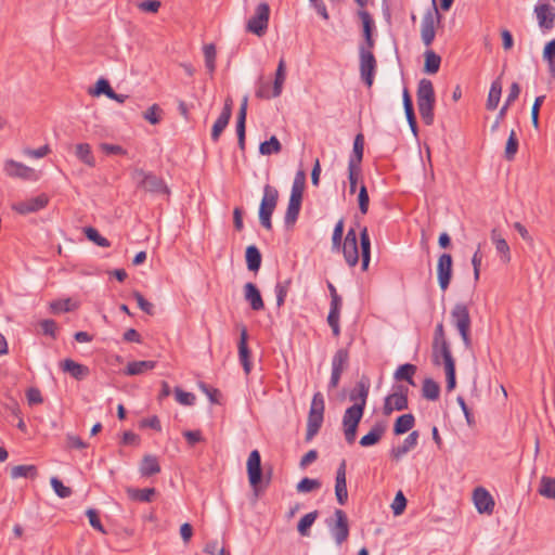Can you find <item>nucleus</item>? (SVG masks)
I'll list each match as a JSON object with an SVG mask.
<instances>
[{"instance_id": "1", "label": "nucleus", "mask_w": 555, "mask_h": 555, "mask_svg": "<svg viewBox=\"0 0 555 555\" xmlns=\"http://www.w3.org/2000/svg\"><path fill=\"white\" fill-rule=\"evenodd\" d=\"M417 108L418 113L425 125L430 126L434 124V106H435V91L433 82L429 79L423 78L418 82L417 92Z\"/></svg>"}, {"instance_id": "2", "label": "nucleus", "mask_w": 555, "mask_h": 555, "mask_svg": "<svg viewBox=\"0 0 555 555\" xmlns=\"http://www.w3.org/2000/svg\"><path fill=\"white\" fill-rule=\"evenodd\" d=\"M324 397L321 392H315L312 397L307 421L306 440H311L320 430L324 420Z\"/></svg>"}, {"instance_id": "3", "label": "nucleus", "mask_w": 555, "mask_h": 555, "mask_svg": "<svg viewBox=\"0 0 555 555\" xmlns=\"http://www.w3.org/2000/svg\"><path fill=\"white\" fill-rule=\"evenodd\" d=\"M452 324L459 331L464 346L468 349L472 347L470 338V315L468 307L463 302H457L451 310Z\"/></svg>"}, {"instance_id": "4", "label": "nucleus", "mask_w": 555, "mask_h": 555, "mask_svg": "<svg viewBox=\"0 0 555 555\" xmlns=\"http://www.w3.org/2000/svg\"><path fill=\"white\" fill-rule=\"evenodd\" d=\"M132 180L138 189L154 194H168V189L163 179L152 172L137 168L131 173Z\"/></svg>"}, {"instance_id": "5", "label": "nucleus", "mask_w": 555, "mask_h": 555, "mask_svg": "<svg viewBox=\"0 0 555 555\" xmlns=\"http://www.w3.org/2000/svg\"><path fill=\"white\" fill-rule=\"evenodd\" d=\"M278 199H279L278 190L270 184H266L263 188V196H262L260 207H259L260 224L266 230L272 229L271 217L276 207Z\"/></svg>"}, {"instance_id": "6", "label": "nucleus", "mask_w": 555, "mask_h": 555, "mask_svg": "<svg viewBox=\"0 0 555 555\" xmlns=\"http://www.w3.org/2000/svg\"><path fill=\"white\" fill-rule=\"evenodd\" d=\"M270 18V7L267 2H260L250 18L246 23V31L258 37L267 33Z\"/></svg>"}, {"instance_id": "7", "label": "nucleus", "mask_w": 555, "mask_h": 555, "mask_svg": "<svg viewBox=\"0 0 555 555\" xmlns=\"http://www.w3.org/2000/svg\"><path fill=\"white\" fill-rule=\"evenodd\" d=\"M441 21V15L434 4V7L427 10L422 18L421 24V37L422 41L426 47L431 46L436 36V24Z\"/></svg>"}, {"instance_id": "8", "label": "nucleus", "mask_w": 555, "mask_h": 555, "mask_svg": "<svg viewBox=\"0 0 555 555\" xmlns=\"http://www.w3.org/2000/svg\"><path fill=\"white\" fill-rule=\"evenodd\" d=\"M335 519L327 520V527L337 545H341L349 537V522L343 509H335Z\"/></svg>"}, {"instance_id": "9", "label": "nucleus", "mask_w": 555, "mask_h": 555, "mask_svg": "<svg viewBox=\"0 0 555 555\" xmlns=\"http://www.w3.org/2000/svg\"><path fill=\"white\" fill-rule=\"evenodd\" d=\"M360 59V76L364 83L371 88L374 81V76L377 67L376 59L372 51L361 46L359 49Z\"/></svg>"}, {"instance_id": "10", "label": "nucleus", "mask_w": 555, "mask_h": 555, "mask_svg": "<svg viewBox=\"0 0 555 555\" xmlns=\"http://www.w3.org/2000/svg\"><path fill=\"white\" fill-rule=\"evenodd\" d=\"M408 387L398 385L393 387L392 393L385 398L383 412L390 415L393 411H402L408 409Z\"/></svg>"}, {"instance_id": "11", "label": "nucleus", "mask_w": 555, "mask_h": 555, "mask_svg": "<svg viewBox=\"0 0 555 555\" xmlns=\"http://www.w3.org/2000/svg\"><path fill=\"white\" fill-rule=\"evenodd\" d=\"M534 13L538 20V25L543 33L555 27V9L550 3L539 0L534 7Z\"/></svg>"}, {"instance_id": "12", "label": "nucleus", "mask_w": 555, "mask_h": 555, "mask_svg": "<svg viewBox=\"0 0 555 555\" xmlns=\"http://www.w3.org/2000/svg\"><path fill=\"white\" fill-rule=\"evenodd\" d=\"M48 204L49 196L44 193H41L36 197L14 203L12 205V209L20 215H28L46 208Z\"/></svg>"}, {"instance_id": "13", "label": "nucleus", "mask_w": 555, "mask_h": 555, "mask_svg": "<svg viewBox=\"0 0 555 555\" xmlns=\"http://www.w3.org/2000/svg\"><path fill=\"white\" fill-rule=\"evenodd\" d=\"M4 172L12 178L36 181L38 176L35 169L13 159H7L3 166Z\"/></svg>"}, {"instance_id": "14", "label": "nucleus", "mask_w": 555, "mask_h": 555, "mask_svg": "<svg viewBox=\"0 0 555 555\" xmlns=\"http://www.w3.org/2000/svg\"><path fill=\"white\" fill-rule=\"evenodd\" d=\"M431 357L433 363L435 365H440L441 363H443L446 367L448 365L455 364V361L451 352V347L448 340L433 341Z\"/></svg>"}, {"instance_id": "15", "label": "nucleus", "mask_w": 555, "mask_h": 555, "mask_svg": "<svg viewBox=\"0 0 555 555\" xmlns=\"http://www.w3.org/2000/svg\"><path fill=\"white\" fill-rule=\"evenodd\" d=\"M343 254L346 262L354 267L359 261L358 236L354 229H349L343 244Z\"/></svg>"}, {"instance_id": "16", "label": "nucleus", "mask_w": 555, "mask_h": 555, "mask_svg": "<svg viewBox=\"0 0 555 555\" xmlns=\"http://www.w3.org/2000/svg\"><path fill=\"white\" fill-rule=\"evenodd\" d=\"M473 501L476 509L480 514H492L494 509V500L490 492L483 487H478L473 492Z\"/></svg>"}, {"instance_id": "17", "label": "nucleus", "mask_w": 555, "mask_h": 555, "mask_svg": "<svg viewBox=\"0 0 555 555\" xmlns=\"http://www.w3.org/2000/svg\"><path fill=\"white\" fill-rule=\"evenodd\" d=\"M438 283L442 291H446L452 278V257L450 254H442L437 264Z\"/></svg>"}, {"instance_id": "18", "label": "nucleus", "mask_w": 555, "mask_h": 555, "mask_svg": "<svg viewBox=\"0 0 555 555\" xmlns=\"http://www.w3.org/2000/svg\"><path fill=\"white\" fill-rule=\"evenodd\" d=\"M232 100L227 99L223 109L220 114V116L215 121L212 129H211V140L214 142H217L222 133V131L227 128L230 118L232 116Z\"/></svg>"}, {"instance_id": "19", "label": "nucleus", "mask_w": 555, "mask_h": 555, "mask_svg": "<svg viewBox=\"0 0 555 555\" xmlns=\"http://www.w3.org/2000/svg\"><path fill=\"white\" fill-rule=\"evenodd\" d=\"M335 495L340 505L346 504L348 500L346 482V461L343 460L337 468L335 478Z\"/></svg>"}, {"instance_id": "20", "label": "nucleus", "mask_w": 555, "mask_h": 555, "mask_svg": "<svg viewBox=\"0 0 555 555\" xmlns=\"http://www.w3.org/2000/svg\"><path fill=\"white\" fill-rule=\"evenodd\" d=\"M247 473L249 483L256 487L261 480V457L258 450H254L249 453L247 460Z\"/></svg>"}, {"instance_id": "21", "label": "nucleus", "mask_w": 555, "mask_h": 555, "mask_svg": "<svg viewBox=\"0 0 555 555\" xmlns=\"http://www.w3.org/2000/svg\"><path fill=\"white\" fill-rule=\"evenodd\" d=\"M247 340H248L247 328L243 325L241 327V333H240L238 358H240V362H241L246 375H248L251 371L250 350L248 348Z\"/></svg>"}, {"instance_id": "22", "label": "nucleus", "mask_w": 555, "mask_h": 555, "mask_svg": "<svg viewBox=\"0 0 555 555\" xmlns=\"http://www.w3.org/2000/svg\"><path fill=\"white\" fill-rule=\"evenodd\" d=\"M244 298L250 305V308L255 311H260L264 308L260 291L251 282H248L244 285Z\"/></svg>"}, {"instance_id": "23", "label": "nucleus", "mask_w": 555, "mask_h": 555, "mask_svg": "<svg viewBox=\"0 0 555 555\" xmlns=\"http://www.w3.org/2000/svg\"><path fill=\"white\" fill-rule=\"evenodd\" d=\"M418 431L414 430L403 440L401 446L392 448L390 455L395 461H399L404 454L413 450L417 446Z\"/></svg>"}, {"instance_id": "24", "label": "nucleus", "mask_w": 555, "mask_h": 555, "mask_svg": "<svg viewBox=\"0 0 555 555\" xmlns=\"http://www.w3.org/2000/svg\"><path fill=\"white\" fill-rule=\"evenodd\" d=\"M61 367L77 380H82L90 374V369L87 365L80 364L72 359H65L61 363Z\"/></svg>"}, {"instance_id": "25", "label": "nucleus", "mask_w": 555, "mask_h": 555, "mask_svg": "<svg viewBox=\"0 0 555 555\" xmlns=\"http://www.w3.org/2000/svg\"><path fill=\"white\" fill-rule=\"evenodd\" d=\"M247 105H248V98L244 96L243 101L240 106V111L237 114V120H236V133H237V140H238V146L242 151L245 149V122H246V115H247Z\"/></svg>"}, {"instance_id": "26", "label": "nucleus", "mask_w": 555, "mask_h": 555, "mask_svg": "<svg viewBox=\"0 0 555 555\" xmlns=\"http://www.w3.org/2000/svg\"><path fill=\"white\" fill-rule=\"evenodd\" d=\"M385 430L386 425L384 423H376L369 431V434L364 435L360 439V446L366 448L378 443L382 437L384 436Z\"/></svg>"}, {"instance_id": "27", "label": "nucleus", "mask_w": 555, "mask_h": 555, "mask_svg": "<svg viewBox=\"0 0 555 555\" xmlns=\"http://www.w3.org/2000/svg\"><path fill=\"white\" fill-rule=\"evenodd\" d=\"M491 241L495 246L498 254L501 255V259L503 262L507 263L511 261V249L496 229L491 231Z\"/></svg>"}, {"instance_id": "28", "label": "nucleus", "mask_w": 555, "mask_h": 555, "mask_svg": "<svg viewBox=\"0 0 555 555\" xmlns=\"http://www.w3.org/2000/svg\"><path fill=\"white\" fill-rule=\"evenodd\" d=\"M140 474L143 477H150L160 472V465L155 455L146 454L143 456L140 464Z\"/></svg>"}, {"instance_id": "29", "label": "nucleus", "mask_w": 555, "mask_h": 555, "mask_svg": "<svg viewBox=\"0 0 555 555\" xmlns=\"http://www.w3.org/2000/svg\"><path fill=\"white\" fill-rule=\"evenodd\" d=\"M360 244H361V256H362V270H366L371 259V238L366 227H363L360 231Z\"/></svg>"}, {"instance_id": "30", "label": "nucleus", "mask_w": 555, "mask_h": 555, "mask_svg": "<svg viewBox=\"0 0 555 555\" xmlns=\"http://www.w3.org/2000/svg\"><path fill=\"white\" fill-rule=\"evenodd\" d=\"M156 362L151 360L129 362L125 369V374L129 376L140 375L155 369Z\"/></svg>"}, {"instance_id": "31", "label": "nucleus", "mask_w": 555, "mask_h": 555, "mask_svg": "<svg viewBox=\"0 0 555 555\" xmlns=\"http://www.w3.org/2000/svg\"><path fill=\"white\" fill-rule=\"evenodd\" d=\"M301 203L302 198L289 196V202L284 218L285 224L287 227L293 225L297 221L301 208Z\"/></svg>"}, {"instance_id": "32", "label": "nucleus", "mask_w": 555, "mask_h": 555, "mask_svg": "<svg viewBox=\"0 0 555 555\" xmlns=\"http://www.w3.org/2000/svg\"><path fill=\"white\" fill-rule=\"evenodd\" d=\"M501 94H502V82H501V79L498 78V79L493 80L491 83L487 103H486L487 109L494 111L498 107L500 100H501Z\"/></svg>"}, {"instance_id": "33", "label": "nucleus", "mask_w": 555, "mask_h": 555, "mask_svg": "<svg viewBox=\"0 0 555 555\" xmlns=\"http://www.w3.org/2000/svg\"><path fill=\"white\" fill-rule=\"evenodd\" d=\"M364 142L361 133L357 134L353 141L352 156L349 159L348 166L352 168H361L363 158Z\"/></svg>"}, {"instance_id": "34", "label": "nucleus", "mask_w": 555, "mask_h": 555, "mask_svg": "<svg viewBox=\"0 0 555 555\" xmlns=\"http://www.w3.org/2000/svg\"><path fill=\"white\" fill-rule=\"evenodd\" d=\"M364 413V409L361 405H351L349 406L343 416V426H353L358 427L362 416Z\"/></svg>"}, {"instance_id": "35", "label": "nucleus", "mask_w": 555, "mask_h": 555, "mask_svg": "<svg viewBox=\"0 0 555 555\" xmlns=\"http://www.w3.org/2000/svg\"><path fill=\"white\" fill-rule=\"evenodd\" d=\"M77 158L89 167L95 166V158L92 154L91 146L88 143H79L75 146Z\"/></svg>"}, {"instance_id": "36", "label": "nucleus", "mask_w": 555, "mask_h": 555, "mask_svg": "<svg viewBox=\"0 0 555 555\" xmlns=\"http://www.w3.org/2000/svg\"><path fill=\"white\" fill-rule=\"evenodd\" d=\"M414 424H415V418H414L413 414L408 413V414L400 415L395 422L393 433H395V435L405 434L413 428Z\"/></svg>"}, {"instance_id": "37", "label": "nucleus", "mask_w": 555, "mask_h": 555, "mask_svg": "<svg viewBox=\"0 0 555 555\" xmlns=\"http://www.w3.org/2000/svg\"><path fill=\"white\" fill-rule=\"evenodd\" d=\"M369 396V387L363 383H359L350 392L349 398L353 401L352 405H361L362 409H365L366 399Z\"/></svg>"}, {"instance_id": "38", "label": "nucleus", "mask_w": 555, "mask_h": 555, "mask_svg": "<svg viewBox=\"0 0 555 555\" xmlns=\"http://www.w3.org/2000/svg\"><path fill=\"white\" fill-rule=\"evenodd\" d=\"M156 493L154 488L135 489L128 488L127 494L130 500L139 502H151Z\"/></svg>"}, {"instance_id": "39", "label": "nucleus", "mask_w": 555, "mask_h": 555, "mask_svg": "<svg viewBox=\"0 0 555 555\" xmlns=\"http://www.w3.org/2000/svg\"><path fill=\"white\" fill-rule=\"evenodd\" d=\"M285 79H286L285 61L283 59H281L278 64V68L275 72V78H274V82L272 86L274 96L281 95Z\"/></svg>"}, {"instance_id": "40", "label": "nucleus", "mask_w": 555, "mask_h": 555, "mask_svg": "<svg viewBox=\"0 0 555 555\" xmlns=\"http://www.w3.org/2000/svg\"><path fill=\"white\" fill-rule=\"evenodd\" d=\"M422 395L427 400L436 401L440 395V386L431 378H425L422 387Z\"/></svg>"}, {"instance_id": "41", "label": "nucleus", "mask_w": 555, "mask_h": 555, "mask_svg": "<svg viewBox=\"0 0 555 555\" xmlns=\"http://www.w3.org/2000/svg\"><path fill=\"white\" fill-rule=\"evenodd\" d=\"M246 263L250 271H258L261 266V254L255 245L246 248Z\"/></svg>"}, {"instance_id": "42", "label": "nucleus", "mask_w": 555, "mask_h": 555, "mask_svg": "<svg viewBox=\"0 0 555 555\" xmlns=\"http://www.w3.org/2000/svg\"><path fill=\"white\" fill-rule=\"evenodd\" d=\"M416 372V366L414 364L405 363L403 365H400L396 373L395 378L398 380H405L410 385L414 386L415 383L413 380V375Z\"/></svg>"}, {"instance_id": "43", "label": "nucleus", "mask_w": 555, "mask_h": 555, "mask_svg": "<svg viewBox=\"0 0 555 555\" xmlns=\"http://www.w3.org/2000/svg\"><path fill=\"white\" fill-rule=\"evenodd\" d=\"M349 353L346 349H338L332 360V371L343 373L347 367Z\"/></svg>"}, {"instance_id": "44", "label": "nucleus", "mask_w": 555, "mask_h": 555, "mask_svg": "<svg viewBox=\"0 0 555 555\" xmlns=\"http://www.w3.org/2000/svg\"><path fill=\"white\" fill-rule=\"evenodd\" d=\"M10 475L13 479L17 478H35L37 468L35 465H16L11 468Z\"/></svg>"}, {"instance_id": "45", "label": "nucleus", "mask_w": 555, "mask_h": 555, "mask_svg": "<svg viewBox=\"0 0 555 555\" xmlns=\"http://www.w3.org/2000/svg\"><path fill=\"white\" fill-rule=\"evenodd\" d=\"M306 186V173L304 170H298L295 175L291 196L302 198L304 191Z\"/></svg>"}, {"instance_id": "46", "label": "nucleus", "mask_w": 555, "mask_h": 555, "mask_svg": "<svg viewBox=\"0 0 555 555\" xmlns=\"http://www.w3.org/2000/svg\"><path fill=\"white\" fill-rule=\"evenodd\" d=\"M441 57L433 50L425 52V72L428 74H436L439 70Z\"/></svg>"}, {"instance_id": "47", "label": "nucleus", "mask_w": 555, "mask_h": 555, "mask_svg": "<svg viewBox=\"0 0 555 555\" xmlns=\"http://www.w3.org/2000/svg\"><path fill=\"white\" fill-rule=\"evenodd\" d=\"M282 150V145L275 135H272L268 141H264L259 146L261 155L278 154Z\"/></svg>"}, {"instance_id": "48", "label": "nucleus", "mask_w": 555, "mask_h": 555, "mask_svg": "<svg viewBox=\"0 0 555 555\" xmlns=\"http://www.w3.org/2000/svg\"><path fill=\"white\" fill-rule=\"evenodd\" d=\"M538 492L544 498L555 500V478L542 477Z\"/></svg>"}, {"instance_id": "49", "label": "nucleus", "mask_w": 555, "mask_h": 555, "mask_svg": "<svg viewBox=\"0 0 555 555\" xmlns=\"http://www.w3.org/2000/svg\"><path fill=\"white\" fill-rule=\"evenodd\" d=\"M543 59L548 63L550 74L555 77V39L544 47Z\"/></svg>"}, {"instance_id": "50", "label": "nucleus", "mask_w": 555, "mask_h": 555, "mask_svg": "<svg viewBox=\"0 0 555 555\" xmlns=\"http://www.w3.org/2000/svg\"><path fill=\"white\" fill-rule=\"evenodd\" d=\"M318 511H313L301 517L297 526V530L301 535H308V530L318 518Z\"/></svg>"}, {"instance_id": "51", "label": "nucleus", "mask_w": 555, "mask_h": 555, "mask_svg": "<svg viewBox=\"0 0 555 555\" xmlns=\"http://www.w3.org/2000/svg\"><path fill=\"white\" fill-rule=\"evenodd\" d=\"M85 234L88 240L101 247H109V241L102 236L95 228L88 227L85 229Z\"/></svg>"}, {"instance_id": "52", "label": "nucleus", "mask_w": 555, "mask_h": 555, "mask_svg": "<svg viewBox=\"0 0 555 555\" xmlns=\"http://www.w3.org/2000/svg\"><path fill=\"white\" fill-rule=\"evenodd\" d=\"M163 114L164 112L160 106L153 104L143 113V118L152 125H157L160 122Z\"/></svg>"}, {"instance_id": "53", "label": "nucleus", "mask_w": 555, "mask_h": 555, "mask_svg": "<svg viewBox=\"0 0 555 555\" xmlns=\"http://www.w3.org/2000/svg\"><path fill=\"white\" fill-rule=\"evenodd\" d=\"M291 283H292V281L289 279H287V280H285L283 282H278L276 283L274 292H275V296H276V305H278V307H281V306L284 305L285 298H286L287 293L289 291Z\"/></svg>"}, {"instance_id": "54", "label": "nucleus", "mask_w": 555, "mask_h": 555, "mask_svg": "<svg viewBox=\"0 0 555 555\" xmlns=\"http://www.w3.org/2000/svg\"><path fill=\"white\" fill-rule=\"evenodd\" d=\"M518 151V139L516 137V132L514 130L511 131L506 146H505V158L507 160H513Z\"/></svg>"}, {"instance_id": "55", "label": "nucleus", "mask_w": 555, "mask_h": 555, "mask_svg": "<svg viewBox=\"0 0 555 555\" xmlns=\"http://www.w3.org/2000/svg\"><path fill=\"white\" fill-rule=\"evenodd\" d=\"M175 397L177 402H179L182 405H193L195 404V395L192 392L184 391L180 387L175 388Z\"/></svg>"}, {"instance_id": "56", "label": "nucleus", "mask_w": 555, "mask_h": 555, "mask_svg": "<svg viewBox=\"0 0 555 555\" xmlns=\"http://www.w3.org/2000/svg\"><path fill=\"white\" fill-rule=\"evenodd\" d=\"M50 482H51V486H52L54 492L56 493V495L59 498L66 499L72 495V493H73L72 489L69 487L64 486L63 482L59 478L52 477Z\"/></svg>"}, {"instance_id": "57", "label": "nucleus", "mask_w": 555, "mask_h": 555, "mask_svg": "<svg viewBox=\"0 0 555 555\" xmlns=\"http://www.w3.org/2000/svg\"><path fill=\"white\" fill-rule=\"evenodd\" d=\"M205 65L209 73H214L216 68V49L212 44L204 47Z\"/></svg>"}, {"instance_id": "58", "label": "nucleus", "mask_w": 555, "mask_h": 555, "mask_svg": "<svg viewBox=\"0 0 555 555\" xmlns=\"http://www.w3.org/2000/svg\"><path fill=\"white\" fill-rule=\"evenodd\" d=\"M320 486L321 483L319 480L305 477L297 483L296 489L298 492L306 493L320 488Z\"/></svg>"}, {"instance_id": "59", "label": "nucleus", "mask_w": 555, "mask_h": 555, "mask_svg": "<svg viewBox=\"0 0 555 555\" xmlns=\"http://www.w3.org/2000/svg\"><path fill=\"white\" fill-rule=\"evenodd\" d=\"M359 209L362 215L367 214L370 197L365 185H361L358 194Z\"/></svg>"}, {"instance_id": "60", "label": "nucleus", "mask_w": 555, "mask_h": 555, "mask_svg": "<svg viewBox=\"0 0 555 555\" xmlns=\"http://www.w3.org/2000/svg\"><path fill=\"white\" fill-rule=\"evenodd\" d=\"M405 506H406V499L403 495V493L401 491H399L396 494L393 502L391 504L393 515H396V516L401 515L404 512Z\"/></svg>"}, {"instance_id": "61", "label": "nucleus", "mask_w": 555, "mask_h": 555, "mask_svg": "<svg viewBox=\"0 0 555 555\" xmlns=\"http://www.w3.org/2000/svg\"><path fill=\"white\" fill-rule=\"evenodd\" d=\"M339 318L340 311L330 310L327 315V323L331 326L333 335L335 337H338L340 335Z\"/></svg>"}, {"instance_id": "62", "label": "nucleus", "mask_w": 555, "mask_h": 555, "mask_svg": "<svg viewBox=\"0 0 555 555\" xmlns=\"http://www.w3.org/2000/svg\"><path fill=\"white\" fill-rule=\"evenodd\" d=\"M53 313L68 312L73 310L70 299L55 300L50 304Z\"/></svg>"}, {"instance_id": "63", "label": "nucleus", "mask_w": 555, "mask_h": 555, "mask_svg": "<svg viewBox=\"0 0 555 555\" xmlns=\"http://www.w3.org/2000/svg\"><path fill=\"white\" fill-rule=\"evenodd\" d=\"M113 93V89L109 86L108 81L104 78H101L95 83V89L92 91L93 95L105 94L109 98V94Z\"/></svg>"}, {"instance_id": "64", "label": "nucleus", "mask_w": 555, "mask_h": 555, "mask_svg": "<svg viewBox=\"0 0 555 555\" xmlns=\"http://www.w3.org/2000/svg\"><path fill=\"white\" fill-rule=\"evenodd\" d=\"M133 297L142 311L150 315L154 313V306L150 301H147L141 293L134 292Z\"/></svg>"}]
</instances>
